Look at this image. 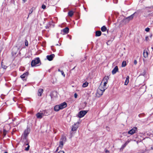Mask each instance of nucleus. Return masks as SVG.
Masks as SVG:
<instances>
[{"mask_svg":"<svg viewBox=\"0 0 153 153\" xmlns=\"http://www.w3.org/2000/svg\"><path fill=\"white\" fill-rule=\"evenodd\" d=\"M71 39V37L70 36V39Z\"/></svg>","mask_w":153,"mask_h":153,"instance_id":"obj_52","label":"nucleus"},{"mask_svg":"<svg viewBox=\"0 0 153 153\" xmlns=\"http://www.w3.org/2000/svg\"><path fill=\"white\" fill-rule=\"evenodd\" d=\"M51 25L49 23H48L47 25L45 26V28L46 29H48L49 27Z\"/></svg>","mask_w":153,"mask_h":153,"instance_id":"obj_34","label":"nucleus"},{"mask_svg":"<svg viewBox=\"0 0 153 153\" xmlns=\"http://www.w3.org/2000/svg\"><path fill=\"white\" fill-rule=\"evenodd\" d=\"M30 131V128L28 127H27L26 129L25 130L22 137H27L28 135L29 134Z\"/></svg>","mask_w":153,"mask_h":153,"instance_id":"obj_6","label":"nucleus"},{"mask_svg":"<svg viewBox=\"0 0 153 153\" xmlns=\"http://www.w3.org/2000/svg\"><path fill=\"white\" fill-rule=\"evenodd\" d=\"M69 29L68 27H66L62 30H61V33L62 34V32L68 33L69 32Z\"/></svg>","mask_w":153,"mask_h":153,"instance_id":"obj_12","label":"nucleus"},{"mask_svg":"<svg viewBox=\"0 0 153 153\" xmlns=\"http://www.w3.org/2000/svg\"><path fill=\"white\" fill-rule=\"evenodd\" d=\"M144 115L143 114H140L138 115V116L140 117H142V116H143Z\"/></svg>","mask_w":153,"mask_h":153,"instance_id":"obj_41","label":"nucleus"},{"mask_svg":"<svg viewBox=\"0 0 153 153\" xmlns=\"http://www.w3.org/2000/svg\"><path fill=\"white\" fill-rule=\"evenodd\" d=\"M42 8L43 9H44L45 8H46V6L45 5H44V4H42Z\"/></svg>","mask_w":153,"mask_h":153,"instance_id":"obj_38","label":"nucleus"},{"mask_svg":"<svg viewBox=\"0 0 153 153\" xmlns=\"http://www.w3.org/2000/svg\"><path fill=\"white\" fill-rule=\"evenodd\" d=\"M109 79V77L108 76H105L104 77L102 81V82L103 81H105L106 82H108V80Z\"/></svg>","mask_w":153,"mask_h":153,"instance_id":"obj_24","label":"nucleus"},{"mask_svg":"<svg viewBox=\"0 0 153 153\" xmlns=\"http://www.w3.org/2000/svg\"><path fill=\"white\" fill-rule=\"evenodd\" d=\"M75 67H74L73 68H72L71 70H73L75 68Z\"/></svg>","mask_w":153,"mask_h":153,"instance_id":"obj_49","label":"nucleus"},{"mask_svg":"<svg viewBox=\"0 0 153 153\" xmlns=\"http://www.w3.org/2000/svg\"><path fill=\"white\" fill-rule=\"evenodd\" d=\"M61 70H60V69H58V71H59V72H61Z\"/></svg>","mask_w":153,"mask_h":153,"instance_id":"obj_48","label":"nucleus"},{"mask_svg":"<svg viewBox=\"0 0 153 153\" xmlns=\"http://www.w3.org/2000/svg\"><path fill=\"white\" fill-rule=\"evenodd\" d=\"M42 114L44 116H47L49 114V113L48 112V111L46 110L43 111L42 112Z\"/></svg>","mask_w":153,"mask_h":153,"instance_id":"obj_16","label":"nucleus"},{"mask_svg":"<svg viewBox=\"0 0 153 153\" xmlns=\"http://www.w3.org/2000/svg\"><path fill=\"white\" fill-rule=\"evenodd\" d=\"M54 110L56 111H58L60 109H61L59 105H55L54 108Z\"/></svg>","mask_w":153,"mask_h":153,"instance_id":"obj_19","label":"nucleus"},{"mask_svg":"<svg viewBox=\"0 0 153 153\" xmlns=\"http://www.w3.org/2000/svg\"><path fill=\"white\" fill-rule=\"evenodd\" d=\"M126 62L125 61H124L123 62L122 64V67H125L126 66Z\"/></svg>","mask_w":153,"mask_h":153,"instance_id":"obj_30","label":"nucleus"},{"mask_svg":"<svg viewBox=\"0 0 153 153\" xmlns=\"http://www.w3.org/2000/svg\"><path fill=\"white\" fill-rule=\"evenodd\" d=\"M148 53L147 51L144 50L143 52V55L144 57L146 58L148 56Z\"/></svg>","mask_w":153,"mask_h":153,"instance_id":"obj_18","label":"nucleus"},{"mask_svg":"<svg viewBox=\"0 0 153 153\" xmlns=\"http://www.w3.org/2000/svg\"><path fill=\"white\" fill-rule=\"evenodd\" d=\"M56 45H59L58 44H56Z\"/></svg>","mask_w":153,"mask_h":153,"instance_id":"obj_55","label":"nucleus"},{"mask_svg":"<svg viewBox=\"0 0 153 153\" xmlns=\"http://www.w3.org/2000/svg\"><path fill=\"white\" fill-rule=\"evenodd\" d=\"M58 153H65V152L63 151H60Z\"/></svg>","mask_w":153,"mask_h":153,"instance_id":"obj_42","label":"nucleus"},{"mask_svg":"<svg viewBox=\"0 0 153 153\" xmlns=\"http://www.w3.org/2000/svg\"><path fill=\"white\" fill-rule=\"evenodd\" d=\"M74 12L72 11H69L68 13V15L70 17H72L73 15Z\"/></svg>","mask_w":153,"mask_h":153,"instance_id":"obj_27","label":"nucleus"},{"mask_svg":"<svg viewBox=\"0 0 153 153\" xmlns=\"http://www.w3.org/2000/svg\"><path fill=\"white\" fill-rule=\"evenodd\" d=\"M107 28L105 26H103L101 28V30L102 32H104L106 30Z\"/></svg>","mask_w":153,"mask_h":153,"instance_id":"obj_25","label":"nucleus"},{"mask_svg":"<svg viewBox=\"0 0 153 153\" xmlns=\"http://www.w3.org/2000/svg\"><path fill=\"white\" fill-rule=\"evenodd\" d=\"M78 128V127L76 126L75 125H73L72 128L71 130L72 131H75Z\"/></svg>","mask_w":153,"mask_h":153,"instance_id":"obj_23","label":"nucleus"},{"mask_svg":"<svg viewBox=\"0 0 153 153\" xmlns=\"http://www.w3.org/2000/svg\"><path fill=\"white\" fill-rule=\"evenodd\" d=\"M19 48L16 46L14 47L12 49V54L13 56H15L19 51Z\"/></svg>","mask_w":153,"mask_h":153,"instance_id":"obj_7","label":"nucleus"},{"mask_svg":"<svg viewBox=\"0 0 153 153\" xmlns=\"http://www.w3.org/2000/svg\"><path fill=\"white\" fill-rule=\"evenodd\" d=\"M137 130V127H134L133 128L131 129L128 131V133L129 134H132L135 133V131Z\"/></svg>","mask_w":153,"mask_h":153,"instance_id":"obj_9","label":"nucleus"},{"mask_svg":"<svg viewBox=\"0 0 153 153\" xmlns=\"http://www.w3.org/2000/svg\"><path fill=\"white\" fill-rule=\"evenodd\" d=\"M135 13V12L134 13L132 14L130 16L123 19V22H124L125 23H128L130 20H132L133 19L134 16V14Z\"/></svg>","mask_w":153,"mask_h":153,"instance_id":"obj_3","label":"nucleus"},{"mask_svg":"<svg viewBox=\"0 0 153 153\" xmlns=\"http://www.w3.org/2000/svg\"><path fill=\"white\" fill-rule=\"evenodd\" d=\"M88 82H86L85 83H83L82 86L84 88L86 87L88 85Z\"/></svg>","mask_w":153,"mask_h":153,"instance_id":"obj_29","label":"nucleus"},{"mask_svg":"<svg viewBox=\"0 0 153 153\" xmlns=\"http://www.w3.org/2000/svg\"><path fill=\"white\" fill-rule=\"evenodd\" d=\"M26 0H23V1H24V2H25V1H26Z\"/></svg>","mask_w":153,"mask_h":153,"instance_id":"obj_53","label":"nucleus"},{"mask_svg":"<svg viewBox=\"0 0 153 153\" xmlns=\"http://www.w3.org/2000/svg\"><path fill=\"white\" fill-rule=\"evenodd\" d=\"M147 8H148V9H152L153 8V6H152L150 7H147Z\"/></svg>","mask_w":153,"mask_h":153,"instance_id":"obj_40","label":"nucleus"},{"mask_svg":"<svg viewBox=\"0 0 153 153\" xmlns=\"http://www.w3.org/2000/svg\"><path fill=\"white\" fill-rule=\"evenodd\" d=\"M134 65H136L137 64V60H134Z\"/></svg>","mask_w":153,"mask_h":153,"instance_id":"obj_44","label":"nucleus"},{"mask_svg":"<svg viewBox=\"0 0 153 153\" xmlns=\"http://www.w3.org/2000/svg\"><path fill=\"white\" fill-rule=\"evenodd\" d=\"M102 33L100 30L97 31L95 32V36H99L101 35Z\"/></svg>","mask_w":153,"mask_h":153,"instance_id":"obj_20","label":"nucleus"},{"mask_svg":"<svg viewBox=\"0 0 153 153\" xmlns=\"http://www.w3.org/2000/svg\"><path fill=\"white\" fill-rule=\"evenodd\" d=\"M149 30L150 28L149 27L146 28L145 29V30L146 32H149Z\"/></svg>","mask_w":153,"mask_h":153,"instance_id":"obj_37","label":"nucleus"},{"mask_svg":"<svg viewBox=\"0 0 153 153\" xmlns=\"http://www.w3.org/2000/svg\"><path fill=\"white\" fill-rule=\"evenodd\" d=\"M129 77L128 76H127L126 78V80L125 82V85H127L128 83L129 82Z\"/></svg>","mask_w":153,"mask_h":153,"instance_id":"obj_22","label":"nucleus"},{"mask_svg":"<svg viewBox=\"0 0 153 153\" xmlns=\"http://www.w3.org/2000/svg\"><path fill=\"white\" fill-rule=\"evenodd\" d=\"M74 97L75 98H76L77 97V94H76V93H75L74 94Z\"/></svg>","mask_w":153,"mask_h":153,"instance_id":"obj_43","label":"nucleus"},{"mask_svg":"<svg viewBox=\"0 0 153 153\" xmlns=\"http://www.w3.org/2000/svg\"><path fill=\"white\" fill-rule=\"evenodd\" d=\"M124 50H125V48H124Z\"/></svg>","mask_w":153,"mask_h":153,"instance_id":"obj_56","label":"nucleus"},{"mask_svg":"<svg viewBox=\"0 0 153 153\" xmlns=\"http://www.w3.org/2000/svg\"><path fill=\"white\" fill-rule=\"evenodd\" d=\"M3 135L4 137H5L6 135V133L7 132V131H6L5 129H3Z\"/></svg>","mask_w":153,"mask_h":153,"instance_id":"obj_31","label":"nucleus"},{"mask_svg":"<svg viewBox=\"0 0 153 153\" xmlns=\"http://www.w3.org/2000/svg\"><path fill=\"white\" fill-rule=\"evenodd\" d=\"M27 145L28 146L25 149V150L26 151H28L29 149L30 146L29 145V144Z\"/></svg>","mask_w":153,"mask_h":153,"instance_id":"obj_33","label":"nucleus"},{"mask_svg":"<svg viewBox=\"0 0 153 153\" xmlns=\"http://www.w3.org/2000/svg\"><path fill=\"white\" fill-rule=\"evenodd\" d=\"M55 57L54 54H51L49 55H47L46 56L47 58L49 61H52Z\"/></svg>","mask_w":153,"mask_h":153,"instance_id":"obj_10","label":"nucleus"},{"mask_svg":"<svg viewBox=\"0 0 153 153\" xmlns=\"http://www.w3.org/2000/svg\"><path fill=\"white\" fill-rule=\"evenodd\" d=\"M41 64V62L39 58V57L36 58L34 60H32L31 62V66L32 67L36 66L39 63Z\"/></svg>","mask_w":153,"mask_h":153,"instance_id":"obj_1","label":"nucleus"},{"mask_svg":"<svg viewBox=\"0 0 153 153\" xmlns=\"http://www.w3.org/2000/svg\"><path fill=\"white\" fill-rule=\"evenodd\" d=\"M36 116L37 118L41 119L43 115L42 114V113H38L36 114Z\"/></svg>","mask_w":153,"mask_h":153,"instance_id":"obj_17","label":"nucleus"},{"mask_svg":"<svg viewBox=\"0 0 153 153\" xmlns=\"http://www.w3.org/2000/svg\"><path fill=\"white\" fill-rule=\"evenodd\" d=\"M55 94H56V93L53 92L51 93L50 94V95L51 96V98L52 100L53 99L54 97V95Z\"/></svg>","mask_w":153,"mask_h":153,"instance_id":"obj_26","label":"nucleus"},{"mask_svg":"<svg viewBox=\"0 0 153 153\" xmlns=\"http://www.w3.org/2000/svg\"><path fill=\"white\" fill-rule=\"evenodd\" d=\"M87 111H81L78 114V116L79 118L83 117L87 113Z\"/></svg>","mask_w":153,"mask_h":153,"instance_id":"obj_4","label":"nucleus"},{"mask_svg":"<svg viewBox=\"0 0 153 153\" xmlns=\"http://www.w3.org/2000/svg\"><path fill=\"white\" fill-rule=\"evenodd\" d=\"M105 153L109 152V151L108 150H106V151H105Z\"/></svg>","mask_w":153,"mask_h":153,"instance_id":"obj_46","label":"nucleus"},{"mask_svg":"<svg viewBox=\"0 0 153 153\" xmlns=\"http://www.w3.org/2000/svg\"><path fill=\"white\" fill-rule=\"evenodd\" d=\"M103 82H104V85L103 87L100 86L99 88V90H100V91L102 92V94H101V95L102 94L103 92L105 91V89H106V85L108 82L105 81H103Z\"/></svg>","mask_w":153,"mask_h":153,"instance_id":"obj_5","label":"nucleus"},{"mask_svg":"<svg viewBox=\"0 0 153 153\" xmlns=\"http://www.w3.org/2000/svg\"><path fill=\"white\" fill-rule=\"evenodd\" d=\"M61 45V44H60L59 45Z\"/></svg>","mask_w":153,"mask_h":153,"instance_id":"obj_57","label":"nucleus"},{"mask_svg":"<svg viewBox=\"0 0 153 153\" xmlns=\"http://www.w3.org/2000/svg\"><path fill=\"white\" fill-rule=\"evenodd\" d=\"M2 63H3V62H1V67H2V68H3V69H6L7 68V66H5V65H2Z\"/></svg>","mask_w":153,"mask_h":153,"instance_id":"obj_32","label":"nucleus"},{"mask_svg":"<svg viewBox=\"0 0 153 153\" xmlns=\"http://www.w3.org/2000/svg\"><path fill=\"white\" fill-rule=\"evenodd\" d=\"M130 142V141L127 140V141L123 145H122L120 149H123L124 148L127 146V145L128 143Z\"/></svg>","mask_w":153,"mask_h":153,"instance_id":"obj_15","label":"nucleus"},{"mask_svg":"<svg viewBox=\"0 0 153 153\" xmlns=\"http://www.w3.org/2000/svg\"><path fill=\"white\" fill-rule=\"evenodd\" d=\"M84 103L85 105H86L87 104V103L86 102H85Z\"/></svg>","mask_w":153,"mask_h":153,"instance_id":"obj_51","label":"nucleus"},{"mask_svg":"<svg viewBox=\"0 0 153 153\" xmlns=\"http://www.w3.org/2000/svg\"><path fill=\"white\" fill-rule=\"evenodd\" d=\"M59 105L61 108V109H62L66 107L67 104L66 102H64Z\"/></svg>","mask_w":153,"mask_h":153,"instance_id":"obj_11","label":"nucleus"},{"mask_svg":"<svg viewBox=\"0 0 153 153\" xmlns=\"http://www.w3.org/2000/svg\"><path fill=\"white\" fill-rule=\"evenodd\" d=\"M151 149L153 150V146L151 147Z\"/></svg>","mask_w":153,"mask_h":153,"instance_id":"obj_50","label":"nucleus"},{"mask_svg":"<svg viewBox=\"0 0 153 153\" xmlns=\"http://www.w3.org/2000/svg\"><path fill=\"white\" fill-rule=\"evenodd\" d=\"M61 74H62L63 76H64H64H65V74H64V72L63 71H61Z\"/></svg>","mask_w":153,"mask_h":153,"instance_id":"obj_39","label":"nucleus"},{"mask_svg":"<svg viewBox=\"0 0 153 153\" xmlns=\"http://www.w3.org/2000/svg\"><path fill=\"white\" fill-rule=\"evenodd\" d=\"M152 33H151V34H150V38H151V37H152Z\"/></svg>","mask_w":153,"mask_h":153,"instance_id":"obj_47","label":"nucleus"},{"mask_svg":"<svg viewBox=\"0 0 153 153\" xmlns=\"http://www.w3.org/2000/svg\"><path fill=\"white\" fill-rule=\"evenodd\" d=\"M145 40L146 41L149 40L148 36H146L145 37Z\"/></svg>","mask_w":153,"mask_h":153,"instance_id":"obj_36","label":"nucleus"},{"mask_svg":"<svg viewBox=\"0 0 153 153\" xmlns=\"http://www.w3.org/2000/svg\"><path fill=\"white\" fill-rule=\"evenodd\" d=\"M66 140V138L65 137H62L60 140L59 142V147L62 148L64 144V142H65Z\"/></svg>","mask_w":153,"mask_h":153,"instance_id":"obj_8","label":"nucleus"},{"mask_svg":"<svg viewBox=\"0 0 153 153\" xmlns=\"http://www.w3.org/2000/svg\"><path fill=\"white\" fill-rule=\"evenodd\" d=\"M21 141L22 143L24 146L29 144L30 141L28 139V137H22Z\"/></svg>","mask_w":153,"mask_h":153,"instance_id":"obj_2","label":"nucleus"},{"mask_svg":"<svg viewBox=\"0 0 153 153\" xmlns=\"http://www.w3.org/2000/svg\"><path fill=\"white\" fill-rule=\"evenodd\" d=\"M59 146L57 148V149L55 151L56 152H57L58 151V150H59Z\"/></svg>","mask_w":153,"mask_h":153,"instance_id":"obj_45","label":"nucleus"},{"mask_svg":"<svg viewBox=\"0 0 153 153\" xmlns=\"http://www.w3.org/2000/svg\"><path fill=\"white\" fill-rule=\"evenodd\" d=\"M29 74V73L28 72H26L24 73L20 77L22 79H24L26 76H27Z\"/></svg>","mask_w":153,"mask_h":153,"instance_id":"obj_14","label":"nucleus"},{"mask_svg":"<svg viewBox=\"0 0 153 153\" xmlns=\"http://www.w3.org/2000/svg\"><path fill=\"white\" fill-rule=\"evenodd\" d=\"M43 91V89H42L40 88L39 89L38 92V95L39 96H41L42 94Z\"/></svg>","mask_w":153,"mask_h":153,"instance_id":"obj_21","label":"nucleus"},{"mask_svg":"<svg viewBox=\"0 0 153 153\" xmlns=\"http://www.w3.org/2000/svg\"><path fill=\"white\" fill-rule=\"evenodd\" d=\"M118 71V67L117 66H116L112 70V73L113 74H114L116 73Z\"/></svg>","mask_w":153,"mask_h":153,"instance_id":"obj_13","label":"nucleus"},{"mask_svg":"<svg viewBox=\"0 0 153 153\" xmlns=\"http://www.w3.org/2000/svg\"><path fill=\"white\" fill-rule=\"evenodd\" d=\"M25 45L26 46H27L28 45V41L26 39L25 41Z\"/></svg>","mask_w":153,"mask_h":153,"instance_id":"obj_35","label":"nucleus"},{"mask_svg":"<svg viewBox=\"0 0 153 153\" xmlns=\"http://www.w3.org/2000/svg\"><path fill=\"white\" fill-rule=\"evenodd\" d=\"M114 3H117V2L116 1V2H114Z\"/></svg>","mask_w":153,"mask_h":153,"instance_id":"obj_54","label":"nucleus"},{"mask_svg":"<svg viewBox=\"0 0 153 153\" xmlns=\"http://www.w3.org/2000/svg\"><path fill=\"white\" fill-rule=\"evenodd\" d=\"M33 7L29 10V14L27 18V19L28 18L29 15L32 13L33 11Z\"/></svg>","mask_w":153,"mask_h":153,"instance_id":"obj_28","label":"nucleus"}]
</instances>
